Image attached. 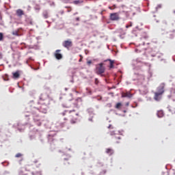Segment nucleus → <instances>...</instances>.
Segmentation results:
<instances>
[{
    "instance_id": "obj_19",
    "label": "nucleus",
    "mask_w": 175,
    "mask_h": 175,
    "mask_svg": "<svg viewBox=\"0 0 175 175\" xmlns=\"http://www.w3.org/2000/svg\"><path fill=\"white\" fill-rule=\"evenodd\" d=\"M16 14L18 17H22L23 16H24V11L21 9H18L16 10Z\"/></svg>"
},
{
    "instance_id": "obj_50",
    "label": "nucleus",
    "mask_w": 175,
    "mask_h": 175,
    "mask_svg": "<svg viewBox=\"0 0 175 175\" xmlns=\"http://www.w3.org/2000/svg\"><path fill=\"white\" fill-rule=\"evenodd\" d=\"M18 131H19L20 132H22V131H23V129H18Z\"/></svg>"
},
{
    "instance_id": "obj_40",
    "label": "nucleus",
    "mask_w": 175,
    "mask_h": 175,
    "mask_svg": "<svg viewBox=\"0 0 175 175\" xmlns=\"http://www.w3.org/2000/svg\"><path fill=\"white\" fill-rule=\"evenodd\" d=\"M30 140H33V139H35V135H29Z\"/></svg>"
},
{
    "instance_id": "obj_11",
    "label": "nucleus",
    "mask_w": 175,
    "mask_h": 175,
    "mask_svg": "<svg viewBox=\"0 0 175 175\" xmlns=\"http://www.w3.org/2000/svg\"><path fill=\"white\" fill-rule=\"evenodd\" d=\"M62 46L65 47V49H67V50H69V49L73 46V42L70 40H65L63 42Z\"/></svg>"
},
{
    "instance_id": "obj_1",
    "label": "nucleus",
    "mask_w": 175,
    "mask_h": 175,
    "mask_svg": "<svg viewBox=\"0 0 175 175\" xmlns=\"http://www.w3.org/2000/svg\"><path fill=\"white\" fill-rule=\"evenodd\" d=\"M28 105L30 109L28 112L33 115V121L36 122V125L40 126V125H42V118L39 116V113H43L44 114L47 113L50 104L40 103V105H38L35 101L31 100Z\"/></svg>"
},
{
    "instance_id": "obj_41",
    "label": "nucleus",
    "mask_w": 175,
    "mask_h": 175,
    "mask_svg": "<svg viewBox=\"0 0 175 175\" xmlns=\"http://www.w3.org/2000/svg\"><path fill=\"white\" fill-rule=\"evenodd\" d=\"M135 51L136 53H140V51H142V50L139 49V48L135 49Z\"/></svg>"
},
{
    "instance_id": "obj_25",
    "label": "nucleus",
    "mask_w": 175,
    "mask_h": 175,
    "mask_svg": "<svg viewBox=\"0 0 175 175\" xmlns=\"http://www.w3.org/2000/svg\"><path fill=\"white\" fill-rule=\"evenodd\" d=\"M42 16L45 18H49V11L47 10H44L43 12H42Z\"/></svg>"
},
{
    "instance_id": "obj_61",
    "label": "nucleus",
    "mask_w": 175,
    "mask_h": 175,
    "mask_svg": "<svg viewBox=\"0 0 175 175\" xmlns=\"http://www.w3.org/2000/svg\"><path fill=\"white\" fill-rule=\"evenodd\" d=\"M157 23H159V21H157Z\"/></svg>"
},
{
    "instance_id": "obj_14",
    "label": "nucleus",
    "mask_w": 175,
    "mask_h": 175,
    "mask_svg": "<svg viewBox=\"0 0 175 175\" xmlns=\"http://www.w3.org/2000/svg\"><path fill=\"white\" fill-rule=\"evenodd\" d=\"M154 96L153 99H154L156 100V102H160L161 99H162V95L161 93H157V92H155L154 93Z\"/></svg>"
},
{
    "instance_id": "obj_42",
    "label": "nucleus",
    "mask_w": 175,
    "mask_h": 175,
    "mask_svg": "<svg viewBox=\"0 0 175 175\" xmlns=\"http://www.w3.org/2000/svg\"><path fill=\"white\" fill-rule=\"evenodd\" d=\"M92 118H94V116H91V118H90L88 120L89 121H90L91 122H92Z\"/></svg>"
},
{
    "instance_id": "obj_13",
    "label": "nucleus",
    "mask_w": 175,
    "mask_h": 175,
    "mask_svg": "<svg viewBox=\"0 0 175 175\" xmlns=\"http://www.w3.org/2000/svg\"><path fill=\"white\" fill-rule=\"evenodd\" d=\"M61 53V49H57L55 51L54 53V56L56 58V59H62V54Z\"/></svg>"
},
{
    "instance_id": "obj_62",
    "label": "nucleus",
    "mask_w": 175,
    "mask_h": 175,
    "mask_svg": "<svg viewBox=\"0 0 175 175\" xmlns=\"http://www.w3.org/2000/svg\"><path fill=\"white\" fill-rule=\"evenodd\" d=\"M174 61H175V58H173Z\"/></svg>"
},
{
    "instance_id": "obj_29",
    "label": "nucleus",
    "mask_w": 175,
    "mask_h": 175,
    "mask_svg": "<svg viewBox=\"0 0 175 175\" xmlns=\"http://www.w3.org/2000/svg\"><path fill=\"white\" fill-rule=\"evenodd\" d=\"M122 106V104L121 103H118L116 105V109H120V107Z\"/></svg>"
},
{
    "instance_id": "obj_30",
    "label": "nucleus",
    "mask_w": 175,
    "mask_h": 175,
    "mask_svg": "<svg viewBox=\"0 0 175 175\" xmlns=\"http://www.w3.org/2000/svg\"><path fill=\"white\" fill-rule=\"evenodd\" d=\"M12 35H14V36H19L20 35L18 34V31H12Z\"/></svg>"
},
{
    "instance_id": "obj_53",
    "label": "nucleus",
    "mask_w": 175,
    "mask_h": 175,
    "mask_svg": "<svg viewBox=\"0 0 175 175\" xmlns=\"http://www.w3.org/2000/svg\"><path fill=\"white\" fill-rule=\"evenodd\" d=\"M80 58H83V55H79Z\"/></svg>"
},
{
    "instance_id": "obj_54",
    "label": "nucleus",
    "mask_w": 175,
    "mask_h": 175,
    "mask_svg": "<svg viewBox=\"0 0 175 175\" xmlns=\"http://www.w3.org/2000/svg\"><path fill=\"white\" fill-rule=\"evenodd\" d=\"M126 106H129V103H126Z\"/></svg>"
},
{
    "instance_id": "obj_39",
    "label": "nucleus",
    "mask_w": 175,
    "mask_h": 175,
    "mask_svg": "<svg viewBox=\"0 0 175 175\" xmlns=\"http://www.w3.org/2000/svg\"><path fill=\"white\" fill-rule=\"evenodd\" d=\"M87 64L90 66V65H91L92 64V61L89 60V61L87 62Z\"/></svg>"
},
{
    "instance_id": "obj_20",
    "label": "nucleus",
    "mask_w": 175,
    "mask_h": 175,
    "mask_svg": "<svg viewBox=\"0 0 175 175\" xmlns=\"http://www.w3.org/2000/svg\"><path fill=\"white\" fill-rule=\"evenodd\" d=\"M107 61L109 62V68L113 69V68H114V61L111 60L110 59H108L105 60L104 62H107Z\"/></svg>"
},
{
    "instance_id": "obj_8",
    "label": "nucleus",
    "mask_w": 175,
    "mask_h": 175,
    "mask_svg": "<svg viewBox=\"0 0 175 175\" xmlns=\"http://www.w3.org/2000/svg\"><path fill=\"white\" fill-rule=\"evenodd\" d=\"M134 76L135 77H136L135 79H134V81L137 80V81H138L139 84H143V82L145 80V77L144 75L135 73Z\"/></svg>"
},
{
    "instance_id": "obj_28",
    "label": "nucleus",
    "mask_w": 175,
    "mask_h": 175,
    "mask_svg": "<svg viewBox=\"0 0 175 175\" xmlns=\"http://www.w3.org/2000/svg\"><path fill=\"white\" fill-rule=\"evenodd\" d=\"M73 3H75V5H79V3H83V1L81 0H76L73 1Z\"/></svg>"
},
{
    "instance_id": "obj_16",
    "label": "nucleus",
    "mask_w": 175,
    "mask_h": 175,
    "mask_svg": "<svg viewBox=\"0 0 175 175\" xmlns=\"http://www.w3.org/2000/svg\"><path fill=\"white\" fill-rule=\"evenodd\" d=\"M133 96V94H132L130 92H127L126 93L122 94V98H132Z\"/></svg>"
},
{
    "instance_id": "obj_48",
    "label": "nucleus",
    "mask_w": 175,
    "mask_h": 175,
    "mask_svg": "<svg viewBox=\"0 0 175 175\" xmlns=\"http://www.w3.org/2000/svg\"><path fill=\"white\" fill-rule=\"evenodd\" d=\"M70 83H75V81L73 80V79L70 81Z\"/></svg>"
},
{
    "instance_id": "obj_2",
    "label": "nucleus",
    "mask_w": 175,
    "mask_h": 175,
    "mask_svg": "<svg viewBox=\"0 0 175 175\" xmlns=\"http://www.w3.org/2000/svg\"><path fill=\"white\" fill-rule=\"evenodd\" d=\"M131 65L134 70H144V69H148L151 66V64L143 62L140 58L133 59Z\"/></svg>"
},
{
    "instance_id": "obj_63",
    "label": "nucleus",
    "mask_w": 175,
    "mask_h": 175,
    "mask_svg": "<svg viewBox=\"0 0 175 175\" xmlns=\"http://www.w3.org/2000/svg\"><path fill=\"white\" fill-rule=\"evenodd\" d=\"M116 143H120L119 142H116Z\"/></svg>"
},
{
    "instance_id": "obj_59",
    "label": "nucleus",
    "mask_w": 175,
    "mask_h": 175,
    "mask_svg": "<svg viewBox=\"0 0 175 175\" xmlns=\"http://www.w3.org/2000/svg\"><path fill=\"white\" fill-rule=\"evenodd\" d=\"M76 116H79V113H76Z\"/></svg>"
},
{
    "instance_id": "obj_64",
    "label": "nucleus",
    "mask_w": 175,
    "mask_h": 175,
    "mask_svg": "<svg viewBox=\"0 0 175 175\" xmlns=\"http://www.w3.org/2000/svg\"><path fill=\"white\" fill-rule=\"evenodd\" d=\"M62 97H60V99H62Z\"/></svg>"
},
{
    "instance_id": "obj_9",
    "label": "nucleus",
    "mask_w": 175,
    "mask_h": 175,
    "mask_svg": "<svg viewBox=\"0 0 175 175\" xmlns=\"http://www.w3.org/2000/svg\"><path fill=\"white\" fill-rule=\"evenodd\" d=\"M109 20H111V21H118V20H120V14L118 12L110 14Z\"/></svg>"
},
{
    "instance_id": "obj_22",
    "label": "nucleus",
    "mask_w": 175,
    "mask_h": 175,
    "mask_svg": "<svg viewBox=\"0 0 175 175\" xmlns=\"http://www.w3.org/2000/svg\"><path fill=\"white\" fill-rule=\"evenodd\" d=\"M157 114V117H159V118H162V117H163V116H165V113H163V110L158 111Z\"/></svg>"
},
{
    "instance_id": "obj_26",
    "label": "nucleus",
    "mask_w": 175,
    "mask_h": 175,
    "mask_svg": "<svg viewBox=\"0 0 175 175\" xmlns=\"http://www.w3.org/2000/svg\"><path fill=\"white\" fill-rule=\"evenodd\" d=\"M87 112L88 113V114L90 116H94V109L92 108H88L87 109Z\"/></svg>"
},
{
    "instance_id": "obj_35",
    "label": "nucleus",
    "mask_w": 175,
    "mask_h": 175,
    "mask_svg": "<svg viewBox=\"0 0 175 175\" xmlns=\"http://www.w3.org/2000/svg\"><path fill=\"white\" fill-rule=\"evenodd\" d=\"M96 85H98V84H99V80L98 79V78L95 79V81H94Z\"/></svg>"
},
{
    "instance_id": "obj_31",
    "label": "nucleus",
    "mask_w": 175,
    "mask_h": 175,
    "mask_svg": "<svg viewBox=\"0 0 175 175\" xmlns=\"http://www.w3.org/2000/svg\"><path fill=\"white\" fill-rule=\"evenodd\" d=\"M32 175H42L41 172H31Z\"/></svg>"
},
{
    "instance_id": "obj_17",
    "label": "nucleus",
    "mask_w": 175,
    "mask_h": 175,
    "mask_svg": "<svg viewBox=\"0 0 175 175\" xmlns=\"http://www.w3.org/2000/svg\"><path fill=\"white\" fill-rule=\"evenodd\" d=\"M170 91L171 94L167 96L168 99H171V98L175 96V88H170Z\"/></svg>"
},
{
    "instance_id": "obj_23",
    "label": "nucleus",
    "mask_w": 175,
    "mask_h": 175,
    "mask_svg": "<svg viewBox=\"0 0 175 175\" xmlns=\"http://www.w3.org/2000/svg\"><path fill=\"white\" fill-rule=\"evenodd\" d=\"M54 140V135H48V142L51 144L53 143V141Z\"/></svg>"
},
{
    "instance_id": "obj_3",
    "label": "nucleus",
    "mask_w": 175,
    "mask_h": 175,
    "mask_svg": "<svg viewBox=\"0 0 175 175\" xmlns=\"http://www.w3.org/2000/svg\"><path fill=\"white\" fill-rule=\"evenodd\" d=\"M83 103L81 98H78L75 100H68L65 103L62 104V107L65 109H69V107H75V109H79L80 105Z\"/></svg>"
},
{
    "instance_id": "obj_38",
    "label": "nucleus",
    "mask_w": 175,
    "mask_h": 175,
    "mask_svg": "<svg viewBox=\"0 0 175 175\" xmlns=\"http://www.w3.org/2000/svg\"><path fill=\"white\" fill-rule=\"evenodd\" d=\"M3 39V34L2 33H0V41Z\"/></svg>"
},
{
    "instance_id": "obj_32",
    "label": "nucleus",
    "mask_w": 175,
    "mask_h": 175,
    "mask_svg": "<svg viewBox=\"0 0 175 175\" xmlns=\"http://www.w3.org/2000/svg\"><path fill=\"white\" fill-rule=\"evenodd\" d=\"M119 32H122V35L120 36L121 38H122V35H125L126 33L125 31H124V30H122V29L119 30Z\"/></svg>"
},
{
    "instance_id": "obj_57",
    "label": "nucleus",
    "mask_w": 175,
    "mask_h": 175,
    "mask_svg": "<svg viewBox=\"0 0 175 175\" xmlns=\"http://www.w3.org/2000/svg\"><path fill=\"white\" fill-rule=\"evenodd\" d=\"M64 125H65V123H63V124H62V127L64 126Z\"/></svg>"
},
{
    "instance_id": "obj_27",
    "label": "nucleus",
    "mask_w": 175,
    "mask_h": 175,
    "mask_svg": "<svg viewBox=\"0 0 175 175\" xmlns=\"http://www.w3.org/2000/svg\"><path fill=\"white\" fill-rule=\"evenodd\" d=\"M12 75H13L14 79H18V77H20V73L18 72V71H16L12 73Z\"/></svg>"
},
{
    "instance_id": "obj_43",
    "label": "nucleus",
    "mask_w": 175,
    "mask_h": 175,
    "mask_svg": "<svg viewBox=\"0 0 175 175\" xmlns=\"http://www.w3.org/2000/svg\"><path fill=\"white\" fill-rule=\"evenodd\" d=\"M51 6H55V3H54V1H53L52 3H50Z\"/></svg>"
},
{
    "instance_id": "obj_52",
    "label": "nucleus",
    "mask_w": 175,
    "mask_h": 175,
    "mask_svg": "<svg viewBox=\"0 0 175 175\" xmlns=\"http://www.w3.org/2000/svg\"><path fill=\"white\" fill-rule=\"evenodd\" d=\"M35 163H38V160L34 161Z\"/></svg>"
},
{
    "instance_id": "obj_45",
    "label": "nucleus",
    "mask_w": 175,
    "mask_h": 175,
    "mask_svg": "<svg viewBox=\"0 0 175 175\" xmlns=\"http://www.w3.org/2000/svg\"><path fill=\"white\" fill-rule=\"evenodd\" d=\"M75 20H76V21H80V18L77 17V18H75Z\"/></svg>"
},
{
    "instance_id": "obj_7",
    "label": "nucleus",
    "mask_w": 175,
    "mask_h": 175,
    "mask_svg": "<svg viewBox=\"0 0 175 175\" xmlns=\"http://www.w3.org/2000/svg\"><path fill=\"white\" fill-rule=\"evenodd\" d=\"M119 20H126L129 17V12L127 11H119Z\"/></svg>"
},
{
    "instance_id": "obj_47",
    "label": "nucleus",
    "mask_w": 175,
    "mask_h": 175,
    "mask_svg": "<svg viewBox=\"0 0 175 175\" xmlns=\"http://www.w3.org/2000/svg\"><path fill=\"white\" fill-rule=\"evenodd\" d=\"M83 61V58H80L79 62H81Z\"/></svg>"
},
{
    "instance_id": "obj_4",
    "label": "nucleus",
    "mask_w": 175,
    "mask_h": 175,
    "mask_svg": "<svg viewBox=\"0 0 175 175\" xmlns=\"http://www.w3.org/2000/svg\"><path fill=\"white\" fill-rule=\"evenodd\" d=\"M40 103H46V105H50V96L47 93H42L39 97V100L36 104L38 105H40Z\"/></svg>"
},
{
    "instance_id": "obj_33",
    "label": "nucleus",
    "mask_w": 175,
    "mask_h": 175,
    "mask_svg": "<svg viewBox=\"0 0 175 175\" xmlns=\"http://www.w3.org/2000/svg\"><path fill=\"white\" fill-rule=\"evenodd\" d=\"M162 8V5L159 4L157 7H156V12H158V9H161Z\"/></svg>"
},
{
    "instance_id": "obj_37",
    "label": "nucleus",
    "mask_w": 175,
    "mask_h": 175,
    "mask_svg": "<svg viewBox=\"0 0 175 175\" xmlns=\"http://www.w3.org/2000/svg\"><path fill=\"white\" fill-rule=\"evenodd\" d=\"M19 175H27V174H24V171L21 170L19 171Z\"/></svg>"
},
{
    "instance_id": "obj_21",
    "label": "nucleus",
    "mask_w": 175,
    "mask_h": 175,
    "mask_svg": "<svg viewBox=\"0 0 175 175\" xmlns=\"http://www.w3.org/2000/svg\"><path fill=\"white\" fill-rule=\"evenodd\" d=\"M111 136H114L113 139H118L119 140L121 139L120 136H118V134H116L115 131H111L110 132Z\"/></svg>"
},
{
    "instance_id": "obj_5",
    "label": "nucleus",
    "mask_w": 175,
    "mask_h": 175,
    "mask_svg": "<svg viewBox=\"0 0 175 175\" xmlns=\"http://www.w3.org/2000/svg\"><path fill=\"white\" fill-rule=\"evenodd\" d=\"M104 65L105 64L103 63H100L96 65L95 72L96 75L101 76V77H103V73L106 70V68L105 67Z\"/></svg>"
},
{
    "instance_id": "obj_24",
    "label": "nucleus",
    "mask_w": 175,
    "mask_h": 175,
    "mask_svg": "<svg viewBox=\"0 0 175 175\" xmlns=\"http://www.w3.org/2000/svg\"><path fill=\"white\" fill-rule=\"evenodd\" d=\"M106 153L108 154V155H113L114 154V150L111 148H107L106 150Z\"/></svg>"
},
{
    "instance_id": "obj_58",
    "label": "nucleus",
    "mask_w": 175,
    "mask_h": 175,
    "mask_svg": "<svg viewBox=\"0 0 175 175\" xmlns=\"http://www.w3.org/2000/svg\"><path fill=\"white\" fill-rule=\"evenodd\" d=\"M100 163V165H101V166H103V163Z\"/></svg>"
},
{
    "instance_id": "obj_55",
    "label": "nucleus",
    "mask_w": 175,
    "mask_h": 175,
    "mask_svg": "<svg viewBox=\"0 0 175 175\" xmlns=\"http://www.w3.org/2000/svg\"><path fill=\"white\" fill-rule=\"evenodd\" d=\"M65 91H68V88H65Z\"/></svg>"
},
{
    "instance_id": "obj_6",
    "label": "nucleus",
    "mask_w": 175,
    "mask_h": 175,
    "mask_svg": "<svg viewBox=\"0 0 175 175\" xmlns=\"http://www.w3.org/2000/svg\"><path fill=\"white\" fill-rule=\"evenodd\" d=\"M147 39H148V35H147V33L144 32L139 41V46H144L146 43L150 44V43L147 42Z\"/></svg>"
},
{
    "instance_id": "obj_46",
    "label": "nucleus",
    "mask_w": 175,
    "mask_h": 175,
    "mask_svg": "<svg viewBox=\"0 0 175 175\" xmlns=\"http://www.w3.org/2000/svg\"><path fill=\"white\" fill-rule=\"evenodd\" d=\"M111 128V129H113V126H111V124H109V126H108V129H110Z\"/></svg>"
},
{
    "instance_id": "obj_18",
    "label": "nucleus",
    "mask_w": 175,
    "mask_h": 175,
    "mask_svg": "<svg viewBox=\"0 0 175 175\" xmlns=\"http://www.w3.org/2000/svg\"><path fill=\"white\" fill-rule=\"evenodd\" d=\"M75 111H76L75 109L65 110L64 112H62L60 114H61V116H67V114H70V113H73Z\"/></svg>"
},
{
    "instance_id": "obj_15",
    "label": "nucleus",
    "mask_w": 175,
    "mask_h": 175,
    "mask_svg": "<svg viewBox=\"0 0 175 175\" xmlns=\"http://www.w3.org/2000/svg\"><path fill=\"white\" fill-rule=\"evenodd\" d=\"M150 57H157V58H158L159 59H161V61H162V57H163V54H162L161 53H157L155 54L152 53V54H150Z\"/></svg>"
},
{
    "instance_id": "obj_49",
    "label": "nucleus",
    "mask_w": 175,
    "mask_h": 175,
    "mask_svg": "<svg viewBox=\"0 0 175 175\" xmlns=\"http://www.w3.org/2000/svg\"><path fill=\"white\" fill-rule=\"evenodd\" d=\"M121 8H122V9H124V8H125V5H121Z\"/></svg>"
},
{
    "instance_id": "obj_51",
    "label": "nucleus",
    "mask_w": 175,
    "mask_h": 175,
    "mask_svg": "<svg viewBox=\"0 0 175 175\" xmlns=\"http://www.w3.org/2000/svg\"><path fill=\"white\" fill-rule=\"evenodd\" d=\"M25 170H28V166L25 167Z\"/></svg>"
},
{
    "instance_id": "obj_56",
    "label": "nucleus",
    "mask_w": 175,
    "mask_h": 175,
    "mask_svg": "<svg viewBox=\"0 0 175 175\" xmlns=\"http://www.w3.org/2000/svg\"><path fill=\"white\" fill-rule=\"evenodd\" d=\"M25 117H29V115H25Z\"/></svg>"
},
{
    "instance_id": "obj_36",
    "label": "nucleus",
    "mask_w": 175,
    "mask_h": 175,
    "mask_svg": "<svg viewBox=\"0 0 175 175\" xmlns=\"http://www.w3.org/2000/svg\"><path fill=\"white\" fill-rule=\"evenodd\" d=\"M131 27H132V22H130L129 25H126V28H131Z\"/></svg>"
},
{
    "instance_id": "obj_60",
    "label": "nucleus",
    "mask_w": 175,
    "mask_h": 175,
    "mask_svg": "<svg viewBox=\"0 0 175 175\" xmlns=\"http://www.w3.org/2000/svg\"><path fill=\"white\" fill-rule=\"evenodd\" d=\"M46 23H49V21H46Z\"/></svg>"
},
{
    "instance_id": "obj_12",
    "label": "nucleus",
    "mask_w": 175,
    "mask_h": 175,
    "mask_svg": "<svg viewBox=\"0 0 175 175\" xmlns=\"http://www.w3.org/2000/svg\"><path fill=\"white\" fill-rule=\"evenodd\" d=\"M139 91L140 94H142V95H146V94H148V89L146 86H142L139 88Z\"/></svg>"
},
{
    "instance_id": "obj_34",
    "label": "nucleus",
    "mask_w": 175,
    "mask_h": 175,
    "mask_svg": "<svg viewBox=\"0 0 175 175\" xmlns=\"http://www.w3.org/2000/svg\"><path fill=\"white\" fill-rule=\"evenodd\" d=\"M15 157L16 158H20L23 157V154L21 153H17Z\"/></svg>"
},
{
    "instance_id": "obj_44",
    "label": "nucleus",
    "mask_w": 175,
    "mask_h": 175,
    "mask_svg": "<svg viewBox=\"0 0 175 175\" xmlns=\"http://www.w3.org/2000/svg\"><path fill=\"white\" fill-rule=\"evenodd\" d=\"M3 57V55H2L1 53H0V59H2Z\"/></svg>"
},
{
    "instance_id": "obj_10",
    "label": "nucleus",
    "mask_w": 175,
    "mask_h": 175,
    "mask_svg": "<svg viewBox=\"0 0 175 175\" xmlns=\"http://www.w3.org/2000/svg\"><path fill=\"white\" fill-rule=\"evenodd\" d=\"M165 83H161L159 86L157 88V92L158 94H161V95H163L165 93Z\"/></svg>"
}]
</instances>
